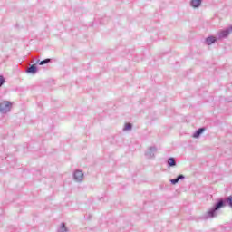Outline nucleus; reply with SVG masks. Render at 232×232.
Segmentation results:
<instances>
[{
	"label": "nucleus",
	"mask_w": 232,
	"mask_h": 232,
	"mask_svg": "<svg viewBox=\"0 0 232 232\" xmlns=\"http://www.w3.org/2000/svg\"><path fill=\"white\" fill-rule=\"evenodd\" d=\"M217 41H218V38H216L213 35H210L206 38L205 44H207L208 46H211V44H215V43H217Z\"/></svg>",
	"instance_id": "6"
},
{
	"label": "nucleus",
	"mask_w": 232,
	"mask_h": 232,
	"mask_svg": "<svg viewBox=\"0 0 232 232\" xmlns=\"http://www.w3.org/2000/svg\"><path fill=\"white\" fill-rule=\"evenodd\" d=\"M73 179L76 180V182H82V179H84V173H82V170H76L73 173Z\"/></svg>",
	"instance_id": "5"
},
{
	"label": "nucleus",
	"mask_w": 232,
	"mask_h": 232,
	"mask_svg": "<svg viewBox=\"0 0 232 232\" xmlns=\"http://www.w3.org/2000/svg\"><path fill=\"white\" fill-rule=\"evenodd\" d=\"M177 179H178V180H179V182L180 180H184V179H186V177H185L184 175L180 174V175H179V176L177 177Z\"/></svg>",
	"instance_id": "17"
},
{
	"label": "nucleus",
	"mask_w": 232,
	"mask_h": 232,
	"mask_svg": "<svg viewBox=\"0 0 232 232\" xmlns=\"http://www.w3.org/2000/svg\"><path fill=\"white\" fill-rule=\"evenodd\" d=\"M5 82H6V80H5V76L0 75V88L1 86H3V84H5Z\"/></svg>",
	"instance_id": "15"
},
{
	"label": "nucleus",
	"mask_w": 232,
	"mask_h": 232,
	"mask_svg": "<svg viewBox=\"0 0 232 232\" xmlns=\"http://www.w3.org/2000/svg\"><path fill=\"white\" fill-rule=\"evenodd\" d=\"M204 131H206V128L201 127L199 129H198L192 135V137L194 139H198V137H200V135H202L204 133Z\"/></svg>",
	"instance_id": "8"
},
{
	"label": "nucleus",
	"mask_w": 232,
	"mask_h": 232,
	"mask_svg": "<svg viewBox=\"0 0 232 232\" xmlns=\"http://www.w3.org/2000/svg\"><path fill=\"white\" fill-rule=\"evenodd\" d=\"M219 202L224 203V208L227 206H229V208H232V196L227 197L226 199L224 198H219Z\"/></svg>",
	"instance_id": "7"
},
{
	"label": "nucleus",
	"mask_w": 232,
	"mask_h": 232,
	"mask_svg": "<svg viewBox=\"0 0 232 232\" xmlns=\"http://www.w3.org/2000/svg\"><path fill=\"white\" fill-rule=\"evenodd\" d=\"M170 183L173 184V186H175V184H179L178 178L170 179Z\"/></svg>",
	"instance_id": "16"
},
{
	"label": "nucleus",
	"mask_w": 232,
	"mask_h": 232,
	"mask_svg": "<svg viewBox=\"0 0 232 232\" xmlns=\"http://www.w3.org/2000/svg\"><path fill=\"white\" fill-rule=\"evenodd\" d=\"M155 153H157V147H149L145 152V157H147V159H153L155 157Z\"/></svg>",
	"instance_id": "4"
},
{
	"label": "nucleus",
	"mask_w": 232,
	"mask_h": 232,
	"mask_svg": "<svg viewBox=\"0 0 232 232\" xmlns=\"http://www.w3.org/2000/svg\"><path fill=\"white\" fill-rule=\"evenodd\" d=\"M37 65L36 64H32L28 69H26V73H32L33 75H35L37 73Z\"/></svg>",
	"instance_id": "9"
},
{
	"label": "nucleus",
	"mask_w": 232,
	"mask_h": 232,
	"mask_svg": "<svg viewBox=\"0 0 232 232\" xmlns=\"http://www.w3.org/2000/svg\"><path fill=\"white\" fill-rule=\"evenodd\" d=\"M167 164L169 168H173L177 166V161L175 160V158L171 157L168 159Z\"/></svg>",
	"instance_id": "11"
},
{
	"label": "nucleus",
	"mask_w": 232,
	"mask_h": 232,
	"mask_svg": "<svg viewBox=\"0 0 232 232\" xmlns=\"http://www.w3.org/2000/svg\"><path fill=\"white\" fill-rule=\"evenodd\" d=\"M202 5V0H191L190 1V6L192 8H199V6Z\"/></svg>",
	"instance_id": "10"
},
{
	"label": "nucleus",
	"mask_w": 232,
	"mask_h": 232,
	"mask_svg": "<svg viewBox=\"0 0 232 232\" xmlns=\"http://www.w3.org/2000/svg\"><path fill=\"white\" fill-rule=\"evenodd\" d=\"M230 34H232V25L225 29L219 30L218 32V41H222V39H227Z\"/></svg>",
	"instance_id": "2"
},
{
	"label": "nucleus",
	"mask_w": 232,
	"mask_h": 232,
	"mask_svg": "<svg viewBox=\"0 0 232 232\" xmlns=\"http://www.w3.org/2000/svg\"><path fill=\"white\" fill-rule=\"evenodd\" d=\"M224 208V201H218L214 204V206L201 217L203 220H208V218H215L217 217V211L222 209Z\"/></svg>",
	"instance_id": "1"
},
{
	"label": "nucleus",
	"mask_w": 232,
	"mask_h": 232,
	"mask_svg": "<svg viewBox=\"0 0 232 232\" xmlns=\"http://www.w3.org/2000/svg\"><path fill=\"white\" fill-rule=\"evenodd\" d=\"M132 128H133V124H131V123H125V126H124L123 130H124V131H128L130 130H132Z\"/></svg>",
	"instance_id": "14"
},
{
	"label": "nucleus",
	"mask_w": 232,
	"mask_h": 232,
	"mask_svg": "<svg viewBox=\"0 0 232 232\" xmlns=\"http://www.w3.org/2000/svg\"><path fill=\"white\" fill-rule=\"evenodd\" d=\"M57 232H68V227H66V223H62Z\"/></svg>",
	"instance_id": "13"
},
{
	"label": "nucleus",
	"mask_w": 232,
	"mask_h": 232,
	"mask_svg": "<svg viewBox=\"0 0 232 232\" xmlns=\"http://www.w3.org/2000/svg\"><path fill=\"white\" fill-rule=\"evenodd\" d=\"M13 103L10 101H3L0 102V113H8L12 110Z\"/></svg>",
	"instance_id": "3"
},
{
	"label": "nucleus",
	"mask_w": 232,
	"mask_h": 232,
	"mask_svg": "<svg viewBox=\"0 0 232 232\" xmlns=\"http://www.w3.org/2000/svg\"><path fill=\"white\" fill-rule=\"evenodd\" d=\"M37 63H39L40 66H44V64H48L49 63H52V59L46 58L40 62H39V60H37Z\"/></svg>",
	"instance_id": "12"
}]
</instances>
